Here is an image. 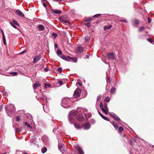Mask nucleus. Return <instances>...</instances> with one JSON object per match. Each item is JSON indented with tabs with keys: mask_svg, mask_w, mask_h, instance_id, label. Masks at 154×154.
<instances>
[{
	"mask_svg": "<svg viewBox=\"0 0 154 154\" xmlns=\"http://www.w3.org/2000/svg\"><path fill=\"white\" fill-rule=\"evenodd\" d=\"M82 109V108L78 107L77 109V110H73L70 112L68 116V119L70 124H72L73 123L74 119L73 117L78 112H81Z\"/></svg>",
	"mask_w": 154,
	"mask_h": 154,
	"instance_id": "nucleus-1",
	"label": "nucleus"
},
{
	"mask_svg": "<svg viewBox=\"0 0 154 154\" xmlns=\"http://www.w3.org/2000/svg\"><path fill=\"white\" fill-rule=\"evenodd\" d=\"M71 102L70 99L68 98H64L62 100L61 105L63 107L68 108L70 106Z\"/></svg>",
	"mask_w": 154,
	"mask_h": 154,
	"instance_id": "nucleus-2",
	"label": "nucleus"
},
{
	"mask_svg": "<svg viewBox=\"0 0 154 154\" xmlns=\"http://www.w3.org/2000/svg\"><path fill=\"white\" fill-rule=\"evenodd\" d=\"M100 107L103 112L106 114H107L108 112V106L106 103H104L103 106L102 102H101L100 104Z\"/></svg>",
	"mask_w": 154,
	"mask_h": 154,
	"instance_id": "nucleus-3",
	"label": "nucleus"
},
{
	"mask_svg": "<svg viewBox=\"0 0 154 154\" xmlns=\"http://www.w3.org/2000/svg\"><path fill=\"white\" fill-rule=\"evenodd\" d=\"M81 92V90L80 89L77 88L74 91L73 97L74 98H76L79 97L80 95Z\"/></svg>",
	"mask_w": 154,
	"mask_h": 154,
	"instance_id": "nucleus-4",
	"label": "nucleus"
},
{
	"mask_svg": "<svg viewBox=\"0 0 154 154\" xmlns=\"http://www.w3.org/2000/svg\"><path fill=\"white\" fill-rule=\"evenodd\" d=\"M76 117L77 120L79 121H82L85 120L84 117L82 114L77 115Z\"/></svg>",
	"mask_w": 154,
	"mask_h": 154,
	"instance_id": "nucleus-5",
	"label": "nucleus"
},
{
	"mask_svg": "<svg viewBox=\"0 0 154 154\" xmlns=\"http://www.w3.org/2000/svg\"><path fill=\"white\" fill-rule=\"evenodd\" d=\"M41 58V55H38L36 56H35L33 59V63H36L38 61L40 60Z\"/></svg>",
	"mask_w": 154,
	"mask_h": 154,
	"instance_id": "nucleus-6",
	"label": "nucleus"
},
{
	"mask_svg": "<svg viewBox=\"0 0 154 154\" xmlns=\"http://www.w3.org/2000/svg\"><path fill=\"white\" fill-rule=\"evenodd\" d=\"M60 57L62 59L67 61H69L70 58V57L69 56H66L64 54H61L60 56Z\"/></svg>",
	"mask_w": 154,
	"mask_h": 154,
	"instance_id": "nucleus-7",
	"label": "nucleus"
},
{
	"mask_svg": "<svg viewBox=\"0 0 154 154\" xmlns=\"http://www.w3.org/2000/svg\"><path fill=\"white\" fill-rule=\"evenodd\" d=\"M5 110H6L7 114L10 117H11L13 115L14 112L10 111V109H8L7 107H5Z\"/></svg>",
	"mask_w": 154,
	"mask_h": 154,
	"instance_id": "nucleus-8",
	"label": "nucleus"
},
{
	"mask_svg": "<svg viewBox=\"0 0 154 154\" xmlns=\"http://www.w3.org/2000/svg\"><path fill=\"white\" fill-rule=\"evenodd\" d=\"M111 116L116 120L119 122L120 121V119L119 117L116 114L112 113V114H111Z\"/></svg>",
	"mask_w": 154,
	"mask_h": 154,
	"instance_id": "nucleus-9",
	"label": "nucleus"
},
{
	"mask_svg": "<svg viewBox=\"0 0 154 154\" xmlns=\"http://www.w3.org/2000/svg\"><path fill=\"white\" fill-rule=\"evenodd\" d=\"M84 50V49L83 47L81 46H78L76 48V50L79 53H82L83 51Z\"/></svg>",
	"mask_w": 154,
	"mask_h": 154,
	"instance_id": "nucleus-10",
	"label": "nucleus"
},
{
	"mask_svg": "<svg viewBox=\"0 0 154 154\" xmlns=\"http://www.w3.org/2000/svg\"><path fill=\"white\" fill-rule=\"evenodd\" d=\"M107 57L109 59L113 60L115 59V57L113 54L111 53H109L107 54Z\"/></svg>",
	"mask_w": 154,
	"mask_h": 154,
	"instance_id": "nucleus-11",
	"label": "nucleus"
},
{
	"mask_svg": "<svg viewBox=\"0 0 154 154\" xmlns=\"http://www.w3.org/2000/svg\"><path fill=\"white\" fill-rule=\"evenodd\" d=\"M38 29L39 31H43L45 29L44 26L42 24H39L38 25Z\"/></svg>",
	"mask_w": 154,
	"mask_h": 154,
	"instance_id": "nucleus-12",
	"label": "nucleus"
},
{
	"mask_svg": "<svg viewBox=\"0 0 154 154\" xmlns=\"http://www.w3.org/2000/svg\"><path fill=\"white\" fill-rule=\"evenodd\" d=\"M41 85V83L38 81L34 85V87L35 89H36L38 87Z\"/></svg>",
	"mask_w": 154,
	"mask_h": 154,
	"instance_id": "nucleus-13",
	"label": "nucleus"
},
{
	"mask_svg": "<svg viewBox=\"0 0 154 154\" xmlns=\"http://www.w3.org/2000/svg\"><path fill=\"white\" fill-rule=\"evenodd\" d=\"M17 14L22 17H23L24 15L23 13L19 10H17L16 11Z\"/></svg>",
	"mask_w": 154,
	"mask_h": 154,
	"instance_id": "nucleus-14",
	"label": "nucleus"
},
{
	"mask_svg": "<svg viewBox=\"0 0 154 154\" xmlns=\"http://www.w3.org/2000/svg\"><path fill=\"white\" fill-rule=\"evenodd\" d=\"M111 123L114 126L115 129L116 130H117L118 129V124L115 122H111Z\"/></svg>",
	"mask_w": 154,
	"mask_h": 154,
	"instance_id": "nucleus-15",
	"label": "nucleus"
},
{
	"mask_svg": "<svg viewBox=\"0 0 154 154\" xmlns=\"http://www.w3.org/2000/svg\"><path fill=\"white\" fill-rule=\"evenodd\" d=\"M51 10L52 11V12L54 13H55L56 14H60L62 12L60 10H55L54 9H51Z\"/></svg>",
	"mask_w": 154,
	"mask_h": 154,
	"instance_id": "nucleus-16",
	"label": "nucleus"
},
{
	"mask_svg": "<svg viewBox=\"0 0 154 154\" xmlns=\"http://www.w3.org/2000/svg\"><path fill=\"white\" fill-rule=\"evenodd\" d=\"M84 129L87 130L90 127V124L89 123H86L84 125Z\"/></svg>",
	"mask_w": 154,
	"mask_h": 154,
	"instance_id": "nucleus-17",
	"label": "nucleus"
},
{
	"mask_svg": "<svg viewBox=\"0 0 154 154\" xmlns=\"http://www.w3.org/2000/svg\"><path fill=\"white\" fill-rule=\"evenodd\" d=\"M112 27V26L111 25L106 26H104V30L106 31L111 29Z\"/></svg>",
	"mask_w": 154,
	"mask_h": 154,
	"instance_id": "nucleus-18",
	"label": "nucleus"
},
{
	"mask_svg": "<svg viewBox=\"0 0 154 154\" xmlns=\"http://www.w3.org/2000/svg\"><path fill=\"white\" fill-rule=\"evenodd\" d=\"M71 60L75 62H76L77 61V58L76 57H70V58L69 59V61Z\"/></svg>",
	"mask_w": 154,
	"mask_h": 154,
	"instance_id": "nucleus-19",
	"label": "nucleus"
},
{
	"mask_svg": "<svg viewBox=\"0 0 154 154\" xmlns=\"http://www.w3.org/2000/svg\"><path fill=\"white\" fill-rule=\"evenodd\" d=\"M75 127L77 129H81L82 127L79 124H74Z\"/></svg>",
	"mask_w": 154,
	"mask_h": 154,
	"instance_id": "nucleus-20",
	"label": "nucleus"
},
{
	"mask_svg": "<svg viewBox=\"0 0 154 154\" xmlns=\"http://www.w3.org/2000/svg\"><path fill=\"white\" fill-rule=\"evenodd\" d=\"M77 150L79 154H84L83 151L79 147L77 149Z\"/></svg>",
	"mask_w": 154,
	"mask_h": 154,
	"instance_id": "nucleus-21",
	"label": "nucleus"
},
{
	"mask_svg": "<svg viewBox=\"0 0 154 154\" xmlns=\"http://www.w3.org/2000/svg\"><path fill=\"white\" fill-rule=\"evenodd\" d=\"M115 91H116L115 88L113 87H112L111 89L110 92L114 94L115 93Z\"/></svg>",
	"mask_w": 154,
	"mask_h": 154,
	"instance_id": "nucleus-22",
	"label": "nucleus"
},
{
	"mask_svg": "<svg viewBox=\"0 0 154 154\" xmlns=\"http://www.w3.org/2000/svg\"><path fill=\"white\" fill-rule=\"evenodd\" d=\"M90 37L88 36H85V42H89L90 40Z\"/></svg>",
	"mask_w": 154,
	"mask_h": 154,
	"instance_id": "nucleus-23",
	"label": "nucleus"
},
{
	"mask_svg": "<svg viewBox=\"0 0 154 154\" xmlns=\"http://www.w3.org/2000/svg\"><path fill=\"white\" fill-rule=\"evenodd\" d=\"M47 148L46 147H44L42 149V153H45V152L47 151Z\"/></svg>",
	"mask_w": 154,
	"mask_h": 154,
	"instance_id": "nucleus-24",
	"label": "nucleus"
},
{
	"mask_svg": "<svg viewBox=\"0 0 154 154\" xmlns=\"http://www.w3.org/2000/svg\"><path fill=\"white\" fill-rule=\"evenodd\" d=\"M3 40L4 45H6V42L5 35L3 36Z\"/></svg>",
	"mask_w": 154,
	"mask_h": 154,
	"instance_id": "nucleus-25",
	"label": "nucleus"
},
{
	"mask_svg": "<svg viewBox=\"0 0 154 154\" xmlns=\"http://www.w3.org/2000/svg\"><path fill=\"white\" fill-rule=\"evenodd\" d=\"M124 130V129L122 127L120 126L119 128V132L120 133L122 132Z\"/></svg>",
	"mask_w": 154,
	"mask_h": 154,
	"instance_id": "nucleus-26",
	"label": "nucleus"
},
{
	"mask_svg": "<svg viewBox=\"0 0 154 154\" xmlns=\"http://www.w3.org/2000/svg\"><path fill=\"white\" fill-rule=\"evenodd\" d=\"M110 99V98L109 97H108L105 98V101L108 102L109 101Z\"/></svg>",
	"mask_w": 154,
	"mask_h": 154,
	"instance_id": "nucleus-27",
	"label": "nucleus"
},
{
	"mask_svg": "<svg viewBox=\"0 0 154 154\" xmlns=\"http://www.w3.org/2000/svg\"><path fill=\"white\" fill-rule=\"evenodd\" d=\"M10 23L13 27L16 29L17 28V27L16 26L15 24H14V23L11 22H10Z\"/></svg>",
	"mask_w": 154,
	"mask_h": 154,
	"instance_id": "nucleus-28",
	"label": "nucleus"
},
{
	"mask_svg": "<svg viewBox=\"0 0 154 154\" xmlns=\"http://www.w3.org/2000/svg\"><path fill=\"white\" fill-rule=\"evenodd\" d=\"M147 40L149 42H150V43H152L154 42V41L152 39L149 38H147Z\"/></svg>",
	"mask_w": 154,
	"mask_h": 154,
	"instance_id": "nucleus-29",
	"label": "nucleus"
},
{
	"mask_svg": "<svg viewBox=\"0 0 154 154\" xmlns=\"http://www.w3.org/2000/svg\"><path fill=\"white\" fill-rule=\"evenodd\" d=\"M13 23L14 24H15L16 25H17L18 26H19V24L16 21L13 20Z\"/></svg>",
	"mask_w": 154,
	"mask_h": 154,
	"instance_id": "nucleus-30",
	"label": "nucleus"
},
{
	"mask_svg": "<svg viewBox=\"0 0 154 154\" xmlns=\"http://www.w3.org/2000/svg\"><path fill=\"white\" fill-rule=\"evenodd\" d=\"M145 29V27H140L139 29V32H141L143 31L144 29Z\"/></svg>",
	"mask_w": 154,
	"mask_h": 154,
	"instance_id": "nucleus-31",
	"label": "nucleus"
},
{
	"mask_svg": "<svg viewBox=\"0 0 154 154\" xmlns=\"http://www.w3.org/2000/svg\"><path fill=\"white\" fill-rule=\"evenodd\" d=\"M45 87L46 88H47V87H50L51 86V85L50 84H48L47 83H45Z\"/></svg>",
	"mask_w": 154,
	"mask_h": 154,
	"instance_id": "nucleus-32",
	"label": "nucleus"
},
{
	"mask_svg": "<svg viewBox=\"0 0 154 154\" xmlns=\"http://www.w3.org/2000/svg\"><path fill=\"white\" fill-rule=\"evenodd\" d=\"M62 53V52L60 50H57V54H58L60 55H61Z\"/></svg>",
	"mask_w": 154,
	"mask_h": 154,
	"instance_id": "nucleus-33",
	"label": "nucleus"
},
{
	"mask_svg": "<svg viewBox=\"0 0 154 154\" xmlns=\"http://www.w3.org/2000/svg\"><path fill=\"white\" fill-rule=\"evenodd\" d=\"M11 74H13V75H16L17 74V72H12L10 73Z\"/></svg>",
	"mask_w": 154,
	"mask_h": 154,
	"instance_id": "nucleus-34",
	"label": "nucleus"
},
{
	"mask_svg": "<svg viewBox=\"0 0 154 154\" xmlns=\"http://www.w3.org/2000/svg\"><path fill=\"white\" fill-rule=\"evenodd\" d=\"M25 125L27 126L28 127H31L29 124H28L27 122H25Z\"/></svg>",
	"mask_w": 154,
	"mask_h": 154,
	"instance_id": "nucleus-35",
	"label": "nucleus"
},
{
	"mask_svg": "<svg viewBox=\"0 0 154 154\" xmlns=\"http://www.w3.org/2000/svg\"><path fill=\"white\" fill-rule=\"evenodd\" d=\"M134 22L135 24L136 25L138 24L139 23V21L137 20H134Z\"/></svg>",
	"mask_w": 154,
	"mask_h": 154,
	"instance_id": "nucleus-36",
	"label": "nucleus"
},
{
	"mask_svg": "<svg viewBox=\"0 0 154 154\" xmlns=\"http://www.w3.org/2000/svg\"><path fill=\"white\" fill-rule=\"evenodd\" d=\"M102 118L106 121H109V118L107 117L104 116Z\"/></svg>",
	"mask_w": 154,
	"mask_h": 154,
	"instance_id": "nucleus-37",
	"label": "nucleus"
},
{
	"mask_svg": "<svg viewBox=\"0 0 154 154\" xmlns=\"http://www.w3.org/2000/svg\"><path fill=\"white\" fill-rule=\"evenodd\" d=\"M85 26H88V27H90V22L85 23Z\"/></svg>",
	"mask_w": 154,
	"mask_h": 154,
	"instance_id": "nucleus-38",
	"label": "nucleus"
},
{
	"mask_svg": "<svg viewBox=\"0 0 154 154\" xmlns=\"http://www.w3.org/2000/svg\"><path fill=\"white\" fill-rule=\"evenodd\" d=\"M57 71L60 73H61L62 72V68L61 67L59 68L58 69Z\"/></svg>",
	"mask_w": 154,
	"mask_h": 154,
	"instance_id": "nucleus-39",
	"label": "nucleus"
},
{
	"mask_svg": "<svg viewBox=\"0 0 154 154\" xmlns=\"http://www.w3.org/2000/svg\"><path fill=\"white\" fill-rule=\"evenodd\" d=\"M63 23H64L65 24H66L67 23H68V24H69L70 23L69 21H67L66 20H63Z\"/></svg>",
	"mask_w": 154,
	"mask_h": 154,
	"instance_id": "nucleus-40",
	"label": "nucleus"
},
{
	"mask_svg": "<svg viewBox=\"0 0 154 154\" xmlns=\"http://www.w3.org/2000/svg\"><path fill=\"white\" fill-rule=\"evenodd\" d=\"M21 130V128H17L16 129V132L20 131Z\"/></svg>",
	"mask_w": 154,
	"mask_h": 154,
	"instance_id": "nucleus-41",
	"label": "nucleus"
},
{
	"mask_svg": "<svg viewBox=\"0 0 154 154\" xmlns=\"http://www.w3.org/2000/svg\"><path fill=\"white\" fill-rule=\"evenodd\" d=\"M27 52V51L26 50H24V51H22L21 52L20 54H23L26 53V52Z\"/></svg>",
	"mask_w": 154,
	"mask_h": 154,
	"instance_id": "nucleus-42",
	"label": "nucleus"
},
{
	"mask_svg": "<svg viewBox=\"0 0 154 154\" xmlns=\"http://www.w3.org/2000/svg\"><path fill=\"white\" fill-rule=\"evenodd\" d=\"M101 98V97L100 95L98 96L97 98V102Z\"/></svg>",
	"mask_w": 154,
	"mask_h": 154,
	"instance_id": "nucleus-43",
	"label": "nucleus"
},
{
	"mask_svg": "<svg viewBox=\"0 0 154 154\" xmlns=\"http://www.w3.org/2000/svg\"><path fill=\"white\" fill-rule=\"evenodd\" d=\"M58 148L59 149H61L62 148V146L60 144H59L58 146Z\"/></svg>",
	"mask_w": 154,
	"mask_h": 154,
	"instance_id": "nucleus-44",
	"label": "nucleus"
},
{
	"mask_svg": "<svg viewBox=\"0 0 154 154\" xmlns=\"http://www.w3.org/2000/svg\"><path fill=\"white\" fill-rule=\"evenodd\" d=\"M20 117L19 116H17L16 118V120L17 121H18L20 120Z\"/></svg>",
	"mask_w": 154,
	"mask_h": 154,
	"instance_id": "nucleus-45",
	"label": "nucleus"
},
{
	"mask_svg": "<svg viewBox=\"0 0 154 154\" xmlns=\"http://www.w3.org/2000/svg\"><path fill=\"white\" fill-rule=\"evenodd\" d=\"M107 83H110V79L109 77H108L107 78Z\"/></svg>",
	"mask_w": 154,
	"mask_h": 154,
	"instance_id": "nucleus-46",
	"label": "nucleus"
},
{
	"mask_svg": "<svg viewBox=\"0 0 154 154\" xmlns=\"http://www.w3.org/2000/svg\"><path fill=\"white\" fill-rule=\"evenodd\" d=\"M101 15V14H96V15H94V16L93 17H98V16H100Z\"/></svg>",
	"mask_w": 154,
	"mask_h": 154,
	"instance_id": "nucleus-47",
	"label": "nucleus"
},
{
	"mask_svg": "<svg viewBox=\"0 0 154 154\" xmlns=\"http://www.w3.org/2000/svg\"><path fill=\"white\" fill-rule=\"evenodd\" d=\"M58 83L60 85H61L63 84V82L62 81H58Z\"/></svg>",
	"mask_w": 154,
	"mask_h": 154,
	"instance_id": "nucleus-48",
	"label": "nucleus"
},
{
	"mask_svg": "<svg viewBox=\"0 0 154 154\" xmlns=\"http://www.w3.org/2000/svg\"><path fill=\"white\" fill-rule=\"evenodd\" d=\"M120 21H121V22L127 23V20H120Z\"/></svg>",
	"mask_w": 154,
	"mask_h": 154,
	"instance_id": "nucleus-49",
	"label": "nucleus"
},
{
	"mask_svg": "<svg viewBox=\"0 0 154 154\" xmlns=\"http://www.w3.org/2000/svg\"><path fill=\"white\" fill-rule=\"evenodd\" d=\"M52 35L54 37V38H55L57 36V34L54 33H53Z\"/></svg>",
	"mask_w": 154,
	"mask_h": 154,
	"instance_id": "nucleus-50",
	"label": "nucleus"
},
{
	"mask_svg": "<svg viewBox=\"0 0 154 154\" xmlns=\"http://www.w3.org/2000/svg\"><path fill=\"white\" fill-rule=\"evenodd\" d=\"M98 112L99 114L100 115V116L102 118L104 116L101 113H100L99 111H98Z\"/></svg>",
	"mask_w": 154,
	"mask_h": 154,
	"instance_id": "nucleus-51",
	"label": "nucleus"
},
{
	"mask_svg": "<svg viewBox=\"0 0 154 154\" xmlns=\"http://www.w3.org/2000/svg\"><path fill=\"white\" fill-rule=\"evenodd\" d=\"M148 23H150L151 22V19L149 17H148Z\"/></svg>",
	"mask_w": 154,
	"mask_h": 154,
	"instance_id": "nucleus-52",
	"label": "nucleus"
},
{
	"mask_svg": "<svg viewBox=\"0 0 154 154\" xmlns=\"http://www.w3.org/2000/svg\"><path fill=\"white\" fill-rule=\"evenodd\" d=\"M54 1L56 2H60L62 1V0H53Z\"/></svg>",
	"mask_w": 154,
	"mask_h": 154,
	"instance_id": "nucleus-53",
	"label": "nucleus"
},
{
	"mask_svg": "<svg viewBox=\"0 0 154 154\" xmlns=\"http://www.w3.org/2000/svg\"><path fill=\"white\" fill-rule=\"evenodd\" d=\"M43 5L45 7H47L46 4L45 3H43Z\"/></svg>",
	"mask_w": 154,
	"mask_h": 154,
	"instance_id": "nucleus-54",
	"label": "nucleus"
},
{
	"mask_svg": "<svg viewBox=\"0 0 154 154\" xmlns=\"http://www.w3.org/2000/svg\"><path fill=\"white\" fill-rule=\"evenodd\" d=\"M1 32L2 33V36H4L5 35H4V33L3 31V30H2V29H1Z\"/></svg>",
	"mask_w": 154,
	"mask_h": 154,
	"instance_id": "nucleus-55",
	"label": "nucleus"
},
{
	"mask_svg": "<svg viewBox=\"0 0 154 154\" xmlns=\"http://www.w3.org/2000/svg\"><path fill=\"white\" fill-rule=\"evenodd\" d=\"M57 47H58V45H57V44L56 43V44H55L54 47L56 48H57Z\"/></svg>",
	"mask_w": 154,
	"mask_h": 154,
	"instance_id": "nucleus-56",
	"label": "nucleus"
},
{
	"mask_svg": "<svg viewBox=\"0 0 154 154\" xmlns=\"http://www.w3.org/2000/svg\"><path fill=\"white\" fill-rule=\"evenodd\" d=\"M3 106V105H1L0 106V110L2 109Z\"/></svg>",
	"mask_w": 154,
	"mask_h": 154,
	"instance_id": "nucleus-57",
	"label": "nucleus"
},
{
	"mask_svg": "<svg viewBox=\"0 0 154 154\" xmlns=\"http://www.w3.org/2000/svg\"><path fill=\"white\" fill-rule=\"evenodd\" d=\"M85 58H89V56L88 55H86L85 56Z\"/></svg>",
	"mask_w": 154,
	"mask_h": 154,
	"instance_id": "nucleus-58",
	"label": "nucleus"
},
{
	"mask_svg": "<svg viewBox=\"0 0 154 154\" xmlns=\"http://www.w3.org/2000/svg\"><path fill=\"white\" fill-rule=\"evenodd\" d=\"M45 106H43V109H44V111H45L46 112H48V111L47 110H45Z\"/></svg>",
	"mask_w": 154,
	"mask_h": 154,
	"instance_id": "nucleus-59",
	"label": "nucleus"
},
{
	"mask_svg": "<svg viewBox=\"0 0 154 154\" xmlns=\"http://www.w3.org/2000/svg\"><path fill=\"white\" fill-rule=\"evenodd\" d=\"M77 84L80 86H81V84L80 82H79Z\"/></svg>",
	"mask_w": 154,
	"mask_h": 154,
	"instance_id": "nucleus-60",
	"label": "nucleus"
},
{
	"mask_svg": "<svg viewBox=\"0 0 154 154\" xmlns=\"http://www.w3.org/2000/svg\"><path fill=\"white\" fill-rule=\"evenodd\" d=\"M88 20H92V18H89V19H88Z\"/></svg>",
	"mask_w": 154,
	"mask_h": 154,
	"instance_id": "nucleus-61",
	"label": "nucleus"
},
{
	"mask_svg": "<svg viewBox=\"0 0 154 154\" xmlns=\"http://www.w3.org/2000/svg\"><path fill=\"white\" fill-rule=\"evenodd\" d=\"M74 11L73 10H72V12L73 13H74Z\"/></svg>",
	"mask_w": 154,
	"mask_h": 154,
	"instance_id": "nucleus-62",
	"label": "nucleus"
},
{
	"mask_svg": "<svg viewBox=\"0 0 154 154\" xmlns=\"http://www.w3.org/2000/svg\"><path fill=\"white\" fill-rule=\"evenodd\" d=\"M125 136H126V135L125 134H124L123 135V136L125 137Z\"/></svg>",
	"mask_w": 154,
	"mask_h": 154,
	"instance_id": "nucleus-63",
	"label": "nucleus"
},
{
	"mask_svg": "<svg viewBox=\"0 0 154 154\" xmlns=\"http://www.w3.org/2000/svg\"><path fill=\"white\" fill-rule=\"evenodd\" d=\"M130 142V143H131V145H132V144L131 142Z\"/></svg>",
	"mask_w": 154,
	"mask_h": 154,
	"instance_id": "nucleus-64",
	"label": "nucleus"
}]
</instances>
